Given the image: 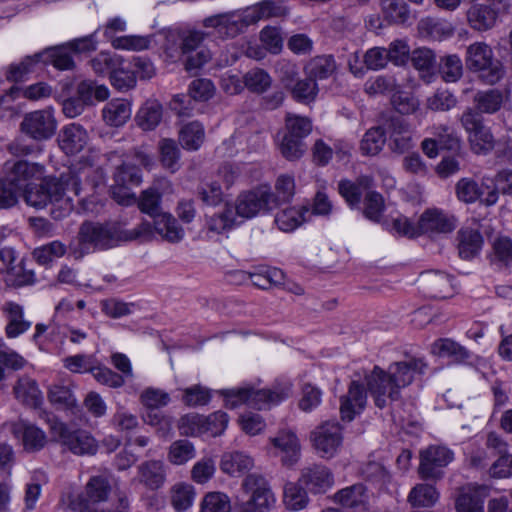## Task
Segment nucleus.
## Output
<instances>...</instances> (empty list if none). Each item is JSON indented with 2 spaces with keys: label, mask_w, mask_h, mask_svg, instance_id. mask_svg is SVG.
I'll use <instances>...</instances> for the list:
<instances>
[{
  "label": "nucleus",
  "mask_w": 512,
  "mask_h": 512,
  "mask_svg": "<svg viewBox=\"0 0 512 512\" xmlns=\"http://www.w3.org/2000/svg\"><path fill=\"white\" fill-rule=\"evenodd\" d=\"M76 95L88 106L93 104L94 99L97 101L107 100L110 92L105 85H98L92 80H83L77 85Z\"/></svg>",
  "instance_id": "c03bdc74"
},
{
  "label": "nucleus",
  "mask_w": 512,
  "mask_h": 512,
  "mask_svg": "<svg viewBox=\"0 0 512 512\" xmlns=\"http://www.w3.org/2000/svg\"><path fill=\"white\" fill-rule=\"evenodd\" d=\"M254 465L253 459L242 452H226L222 455L220 468L221 470L230 475L250 470Z\"/></svg>",
  "instance_id": "a19ab883"
},
{
  "label": "nucleus",
  "mask_w": 512,
  "mask_h": 512,
  "mask_svg": "<svg viewBox=\"0 0 512 512\" xmlns=\"http://www.w3.org/2000/svg\"><path fill=\"white\" fill-rule=\"evenodd\" d=\"M385 142V131L381 127H373L364 134L360 148L365 155H376L382 150Z\"/></svg>",
  "instance_id": "052dcab7"
},
{
  "label": "nucleus",
  "mask_w": 512,
  "mask_h": 512,
  "mask_svg": "<svg viewBox=\"0 0 512 512\" xmlns=\"http://www.w3.org/2000/svg\"><path fill=\"white\" fill-rule=\"evenodd\" d=\"M369 492L363 484H354L336 492L333 496L334 502L347 508L365 509L369 503Z\"/></svg>",
  "instance_id": "c85d7f7f"
},
{
  "label": "nucleus",
  "mask_w": 512,
  "mask_h": 512,
  "mask_svg": "<svg viewBox=\"0 0 512 512\" xmlns=\"http://www.w3.org/2000/svg\"><path fill=\"white\" fill-rule=\"evenodd\" d=\"M235 224L236 214L233 206L226 203L221 211L206 217L205 234L209 239H212L231 230Z\"/></svg>",
  "instance_id": "bb28decb"
},
{
  "label": "nucleus",
  "mask_w": 512,
  "mask_h": 512,
  "mask_svg": "<svg viewBox=\"0 0 512 512\" xmlns=\"http://www.w3.org/2000/svg\"><path fill=\"white\" fill-rule=\"evenodd\" d=\"M197 194L205 205L211 207L220 205L224 199L221 186L216 180L200 185Z\"/></svg>",
  "instance_id": "774afa93"
},
{
  "label": "nucleus",
  "mask_w": 512,
  "mask_h": 512,
  "mask_svg": "<svg viewBox=\"0 0 512 512\" xmlns=\"http://www.w3.org/2000/svg\"><path fill=\"white\" fill-rule=\"evenodd\" d=\"M241 486L248 498L238 505L236 512H269L274 507L276 498L264 477L249 474Z\"/></svg>",
  "instance_id": "423d86ee"
},
{
  "label": "nucleus",
  "mask_w": 512,
  "mask_h": 512,
  "mask_svg": "<svg viewBox=\"0 0 512 512\" xmlns=\"http://www.w3.org/2000/svg\"><path fill=\"white\" fill-rule=\"evenodd\" d=\"M166 479V465L161 460H147L137 467L135 480L150 491L161 489Z\"/></svg>",
  "instance_id": "4be33fe9"
},
{
  "label": "nucleus",
  "mask_w": 512,
  "mask_h": 512,
  "mask_svg": "<svg viewBox=\"0 0 512 512\" xmlns=\"http://www.w3.org/2000/svg\"><path fill=\"white\" fill-rule=\"evenodd\" d=\"M196 456V449L192 442L181 439L171 443L167 459L172 465H185Z\"/></svg>",
  "instance_id": "49530a36"
},
{
  "label": "nucleus",
  "mask_w": 512,
  "mask_h": 512,
  "mask_svg": "<svg viewBox=\"0 0 512 512\" xmlns=\"http://www.w3.org/2000/svg\"><path fill=\"white\" fill-rule=\"evenodd\" d=\"M244 87L250 92L262 94L272 85V78L264 69L253 68L243 75Z\"/></svg>",
  "instance_id": "5fc2aeb1"
},
{
  "label": "nucleus",
  "mask_w": 512,
  "mask_h": 512,
  "mask_svg": "<svg viewBox=\"0 0 512 512\" xmlns=\"http://www.w3.org/2000/svg\"><path fill=\"white\" fill-rule=\"evenodd\" d=\"M286 14L287 8L281 4V0H263L248 7L242 13L228 12L209 16L203 20L202 24L205 28L214 29V34L220 38H233L245 27L262 19L281 17Z\"/></svg>",
  "instance_id": "7ed1b4c3"
},
{
  "label": "nucleus",
  "mask_w": 512,
  "mask_h": 512,
  "mask_svg": "<svg viewBox=\"0 0 512 512\" xmlns=\"http://www.w3.org/2000/svg\"><path fill=\"white\" fill-rule=\"evenodd\" d=\"M231 501L227 494L219 491L208 492L200 503V512H230Z\"/></svg>",
  "instance_id": "bf43d9fd"
},
{
  "label": "nucleus",
  "mask_w": 512,
  "mask_h": 512,
  "mask_svg": "<svg viewBox=\"0 0 512 512\" xmlns=\"http://www.w3.org/2000/svg\"><path fill=\"white\" fill-rule=\"evenodd\" d=\"M124 64L121 56L111 52H100L90 60L93 72L98 76L111 75L113 71Z\"/></svg>",
  "instance_id": "09e8293b"
},
{
  "label": "nucleus",
  "mask_w": 512,
  "mask_h": 512,
  "mask_svg": "<svg viewBox=\"0 0 512 512\" xmlns=\"http://www.w3.org/2000/svg\"><path fill=\"white\" fill-rule=\"evenodd\" d=\"M79 239L82 243L91 244L96 248H110L121 241L120 226L85 222L80 227Z\"/></svg>",
  "instance_id": "2eb2a0df"
},
{
  "label": "nucleus",
  "mask_w": 512,
  "mask_h": 512,
  "mask_svg": "<svg viewBox=\"0 0 512 512\" xmlns=\"http://www.w3.org/2000/svg\"><path fill=\"white\" fill-rule=\"evenodd\" d=\"M459 255L463 259L476 256L482 248L483 237L479 231L472 228H464L458 232Z\"/></svg>",
  "instance_id": "4c0bfd02"
},
{
  "label": "nucleus",
  "mask_w": 512,
  "mask_h": 512,
  "mask_svg": "<svg viewBox=\"0 0 512 512\" xmlns=\"http://www.w3.org/2000/svg\"><path fill=\"white\" fill-rule=\"evenodd\" d=\"M111 492L109 479L104 475L92 476L85 486L86 498L80 504L81 512H86L88 504L104 502Z\"/></svg>",
  "instance_id": "c756f323"
},
{
  "label": "nucleus",
  "mask_w": 512,
  "mask_h": 512,
  "mask_svg": "<svg viewBox=\"0 0 512 512\" xmlns=\"http://www.w3.org/2000/svg\"><path fill=\"white\" fill-rule=\"evenodd\" d=\"M89 136L87 131L79 124L71 123L62 128L59 134L60 148L67 155L81 152L87 145Z\"/></svg>",
  "instance_id": "a878e982"
},
{
  "label": "nucleus",
  "mask_w": 512,
  "mask_h": 512,
  "mask_svg": "<svg viewBox=\"0 0 512 512\" xmlns=\"http://www.w3.org/2000/svg\"><path fill=\"white\" fill-rule=\"evenodd\" d=\"M20 127L23 133L34 140L43 141L50 139L57 129L54 109L47 107L27 113Z\"/></svg>",
  "instance_id": "4468645a"
},
{
  "label": "nucleus",
  "mask_w": 512,
  "mask_h": 512,
  "mask_svg": "<svg viewBox=\"0 0 512 512\" xmlns=\"http://www.w3.org/2000/svg\"><path fill=\"white\" fill-rule=\"evenodd\" d=\"M47 398L52 405L62 409H72L77 404L71 387L61 383H55L49 386Z\"/></svg>",
  "instance_id": "de8ad7c7"
},
{
  "label": "nucleus",
  "mask_w": 512,
  "mask_h": 512,
  "mask_svg": "<svg viewBox=\"0 0 512 512\" xmlns=\"http://www.w3.org/2000/svg\"><path fill=\"white\" fill-rule=\"evenodd\" d=\"M296 191L294 176L280 174L274 183V190L269 186V201L273 208L290 202Z\"/></svg>",
  "instance_id": "72a5a7b5"
},
{
  "label": "nucleus",
  "mask_w": 512,
  "mask_h": 512,
  "mask_svg": "<svg viewBox=\"0 0 512 512\" xmlns=\"http://www.w3.org/2000/svg\"><path fill=\"white\" fill-rule=\"evenodd\" d=\"M419 458L420 478L437 481L443 477V469L453 461L454 453L445 446L431 445L420 451Z\"/></svg>",
  "instance_id": "9b49d317"
},
{
  "label": "nucleus",
  "mask_w": 512,
  "mask_h": 512,
  "mask_svg": "<svg viewBox=\"0 0 512 512\" xmlns=\"http://www.w3.org/2000/svg\"><path fill=\"white\" fill-rule=\"evenodd\" d=\"M418 281L423 294L429 298L445 299L454 293L452 278L443 271L422 272Z\"/></svg>",
  "instance_id": "6ab92c4d"
},
{
  "label": "nucleus",
  "mask_w": 512,
  "mask_h": 512,
  "mask_svg": "<svg viewBox=\"0 0 512 512\" xmlns=\"http://www.w3.org/2000/svg\"><path fill=\"white\" fill-rule=\"evenodd\" d=\"M270 453L279 457L282 464L291 466L300 458L301 444L296 432L289 428L281 429L270 438Z\"/></svg>",
  "instance_id": "f3484780"
},
{
  "label": "nucleus",
  "mask_w": 512,
  "mask_h": 512,
  "mask_svg": "<svg viewBox=\"0 0 512 512\" xmlns=\"http://www.w3.org/2000/svg\"><path fill=\"white\" fill-rule=\"evenodd\" d=\"M432 353L440 357L452 358L461 362L469 358L468 351L451 339H439L431 347Z\"/></svg>",
  "instance_id": "864d4df0"
},
{
  "label": "nucleus",
  "mask_w": 512,
  "mask_h": 512,
  "mask_svg": "<svg viewBox=\"0 0 512 512\" xmlns=\"http://www.w3.org/2000/svg\"><path fill=\"white\" fill-rule=\"evenodd\" d=\"M505 97L499 89H488L486 91H479L474 96V103L479 115L494 114L499 111L504 103Z\"/></svg>",
  "instance_id": "58836bf2"
},
{
  "label": "nucleus",
  "mask_w": 512,
  "mask_h": 512,
  "mask_svg": "<svg viewBox=\"0 0 512 512\" xmlns=\"http://www.w3.org/2000/svg\"><path fill=\"white\" fill-rule=\"evenodd\" d=\"M285 127L288 135L303 140L312 131V122L308 117L287 113L285 118Z\"/></svg>",
  "instance_id": "680f3d73"
},
{
  "label": "nucleus",
  "mask_w": 512,
  "mask_h": 512,
  "mask_svg": "<svg viewBox=\"0 0 512 512\" xmlns=\"http://www.w3.org/2000/svg\"><path fill=\"white\" fill-rule=\"evenodd\" d=\"M310 441L321 458L330 459L342 446V427L336 421H325L311 431Z\"/></svg>",
  "instance_id": "9d476101"
},
{
  "label": "nucleus",
  "mask_w": 512,
  "mask_h": 512,
  "mask_svg": "<svg viewBox=\"0 0 512 512\" xmlns=\"http://www.w3.org/2000/svg\"><path fill=\"white\" fill-rule=\"evenodd\" d=\"M454 228V218L437 209L426 210L419 219V235L449 233Z\"/></svg>",
  "instance_id": "393cba45"
},
{
  "label": "nucleus",
  "mask_w": 512,
  "mask_h": 512,
  "mask_svg": "<svg viewBox=\"0 0 512 512\" xmlns=\"http://www.w3.org/2000/svg\"><path fill=\"white\" fill-rule=\"evenodd\" d=\"M3 312L7 318L5 333L8 338H16L30 329L32 322L25 319L21 305L8 302L4 305Z\"/></svg>",
  "instance_id": "cd10ccee"
},
{
  "label": "nucleus",
  "mask_w": 512,
  "mask_h": 512,
  "mask_svg": "<svg viewBox=\"0 0 512 512\" xmlns=\"http://www.w3.org/2000/svg\"><path fill=\"white\" fill-rule=\"evenodd\" d=\"M426 364L421 359L394 362L385 371L374 366L369 374L365 375L367 391L374 400L375 405L383 409L401 397V390L410 385L415 374L424 372Z\"/></svg>",
  "instance_id": "f03ea898"
},
{
  "label": "nucleus",
  "mask_w": 512,
  "mask_h": 512,
  "mask_svg": "<svg viewBox=\"0 0 512 512\" xmlns=\"http://www.w3.org/2000/svg\"><path fill=\"white\" fill-rule=\"evenodd\" d=\"M488 496V488L469 484L459 490L456 498L457 512H484V500Z\"/></svg>",
  "instance_id": "b1692460"
},
{
  "label": "nucleus",
  "mask_w": 512,
  "mask_h": 512,
  "mask_svg": "<svg viewBox=\"0 0 512 512\" xmlns=\"http://www.w3.org/2000/svg\"><path fill=\"white\" fill-rule=\"evenodd\" d=\"M66 253V247L60 241H53L49 244L36 248L33 251L34 259L41 265H47Z\"/></svg>",
  "instance_id": "338daca9"
},
{
  "label": "nucleus",
  "mask_w": 512,
  "mask_h": 512,
  "mask_svg": "<svg viewBox=\"0 0 512 512\" xmlns=\"http://www.w3.org/2000/svg\"><path fill=\"white\" fill-rule=\"evenodd\" d=\"M132 109L129 101L116 98L109 101L102 109L104 122L111 127L123 126L131 117Z\"/></svg>",
  "instance_id": "2f4dec72"
},
{
  "label": "nucleus",
  "mask_w": 512,
  "mask_h": 512,
  "mask_svg": "<svg viewBox=\"0 0 512 512\" xmlns=\"http://www.w3.org/2000/svg\"><path fill=\"white\" fill-rule=\"evenodd\" d=\"M438 498L439 493L433 485L419 483L411 489L407 500L414 507H431Z\"/></svg>",
  "instance_id": "a18cd8bd"
},
{
  "label": "nucleus",
  "mask_w": 512,
  "mask_h": 512,
  "mask_svg": "<svg viewBox=\"0 0 512 512\" xmlns=\"http://www.w3.org/2000/svg\"><path fill=\"white\" fill-rule=\"evenodd\" d=\"M16 399L25 406L38 408L43 401L37 382L27 376L19 378L13 388Z\"/></svg>",
  "instance_id": "7c9ffc66"
},
{
  "label": "nucleus",
  "mask_w": 512,
  "mask_h": 512,
  "mask_svg": "<svg viewBox=\"0 0 512 512\" xmlns=\"http://www.w3.org/2000/svg\"><path fill=\"white\" fill-rule=\"evenodd\" d=\"M53 437L75 455H94L98 445L96 440L85 430H71L57 419L49 420Z\"/></svg>",
  "instance_id": "6e6552de"
},
{
  "label": "nucleus",
  "mask_w": 512,
  "mask_h": 512,
  "mask_svg": "<svg viewBox=\"0 0 512 512\" xmlns=\"http://www.w3.org/2000/svg\"><path fill=\"white\" fill-rule=\"evenodd\" d=\"M289 90L296 101L304 104L314 102L319 93L318 84L307 76L305 79H297Z\"/></svg>",
  "instance_id": "603ef678"
},
{
  "label": "nucleus",
  "mask_w": 512,
  "mask_h": 512,
  "mask_svg": "<svg viewBox=\"0 0 512 512\" xmlns=\"http://www.w3.org/2000/svg\"><path fill=\"white\" fill-rule=\"evenodd\" d=\"M388 147L397 154H403L414 147L415 132L413 127L403 118L391 119L387 127Z\"/></svg>",
  "instance_id": "aec40b11"
},
{
  "label": "nucleus",
  "mask_w": 512,
  "mask_h": 512,
  "mask_svg": "<svg viewBox=\"0 0 512 512\" xmlns=\"http://www.w3.org/2000/svg\"><path fill=\"white\" fill-rule=\"evenodd\" d=\"M153 219L154 230L163 240L178 243L184 238V229L171 214L162 212Z\"/></svg>",
  "instance_id": "473e14b6"
},
{
  "label": "nucleus",
  "mask_w": 512,
  "mask_h": 512,
  "mask_svg": "<svg viewBox=\"0 0 512 512\" xmlns=\"http://www.w3.org/2000/svg\"><path fill=\"white\" fill-rule=\"evenodd\" d=\"M195 488L185 482H178L170 488V502L176 512H185L192 507L195 499Z\"/></svg>",
  "instance_id": "ea45409f"
},
{
  "label": "nucleus",
  "mask_w": 512,
  "mask_h": 512,
  "mask_svg": "<svg viewBox=\"0 0 512 512\" xmlns=\"http://www.w3.org/2000/svg\"><path fill=\"white\" fill-rule=\"evenodd\" d=\"M298 483L312 494H323L334 485V476L328 467L313 464L302 469Z\"/></svg>",
  "instance_id": "412c9836"
},
{
  "label": "nucleus",
  "mask_w": 512,
  "mask_h": 512,
  "mask_svg": "<svg viewBox=\"0 0 512 512\" xmlns=\"http://www.w3.org/2000/svg\"><path fill=\"white\" fill-rule=\"evenodd\" d=\"M163 108L156 100H148L136 114V122L145 131L155 129L162 120Z\"/></svg>",
  "instance_id": "e433bc0d"
},
{
  "label": "nucleus",
  "mask_w": 512,
  "mask_h": 512,
  "mask_svg": "<svg viewBox=\"0 0 512 512\" xmlns=\"http://www.w3.org/2000/svg\"><path fill=\"white\" fill-rule=\"evenodd\" d=\"M6 426L14 438L20 442L23 451L26 453H37L43 450L49 442L47 433L26 419L19 418L16 421L6 423Z\"/></svg>",
  "instance_id": "ddd939ff"
},
{
  "label": "nucleus",
  "mask_w": 512,
  "mask_h": 512,
  "mask_svg": "<svg viewBox=\"0 0 512 512\" xmlns=\"http://www.w3.org/2000/svg\"><path fill=\"white\" fill-rule=\"evenodd\" d=\"M307 489L298 483L289 482L284 487V503L288 510L299 511L309 503Z\"/></svg>",
  "instance_id": "8fccbe9b"
},
{
  "label": "nucleus",
  "mask_w": 512,
  "mask_h": 512,
  "mask_svg": "<svg viewBox=\"0 0 512 512\" xmlns=\"http://www.w3.org/2000/svg\"><path fill=\"white\" fill-rule=\"evenodd\" d=\"M249 394V406L261 410L289 398L292 394V384L286 380L277 381L268 389L249 385Z\"/></svg>",
  "instance_id": "a211bd4d"
},
{
  "label": "nucleus",
  "mask_w": 512,
  "mask_h": 512,
  "mask_svg": "<svg viewBox=\"0 0 512 512\" xmlns=\"http://www.w3.org/2000/svg\"><path fill=\"white\" fill-rule=\"evenodd\" d=\"M372 182L369 176H361L356 182L342 180L339 183V192L350 206L358 205L362 192L369 189Z\"/></svg>",
  "instance_id": "37998d69"
},
{
  "label": "nucleus",
  "mask_w": 512,
  "mask_h": 512,
  "mask_svg": "<svg viewBox=\"0 0 512 512\" xmlns=\"http://www.w3.org/2000/svg\"><path fill=\"white\" fill-rule=\"evenodd\" d=\"M44 174V168L37 163L19 160L9 165L6 164L5 183L11 186L18 194L32 185L34 180L40 179Z\"/></svg>",
  "instance_id": "dca6fc26"
},
{
  "label": "nucleus",
  "mask_w": 512,
  "mask_h": 512,
  "mask_svg": "<svg viewBox=\"0 0 512 512\" xmlns=\"http://www.w3.org/2000/svg\"><path fill=\"white\" fill-rule=\"evenodd\" d=\"M460 122L468 134V142L476 154H486L494 148L495 140L483 118L472 108H467L460 117Z\"/></svg>",
  "instance_id": "1a4fd4ad"
},
{
  "label": "nucleus",
  "mask_w": 512,
  "mask_h": 512,
  "mask_svg": "<svg viewBox=\"0 0 512 512\" xmlns=\"http://www.w3.org/2000/svg\"><path fill=\"white\" fill-rule=\"evenodd\" d=\"M439 72L446 83L457 82L463 75V64L460 57L450 54L441 58Z\"/></svg>",
  "instance_id": "13d9d810"
},
{
  "label": "nucleus",
  "mask_w": 512,
  "mask_h": 512,
  "mask_svg": "<svg viewBox=\"0 0 512 512\" xmlns=\"http://www.w3.org/2000/svg\"><path fill=\"white\" fill-rule=\"evenodd\" d=\"M367 402V392L359 380H352L347 394L340 398V414L342 420L351 421L359 414Z\"/></svg>",
  "instance_id": "5701e85b"
},
{
  "label": "nucleus",
  "mask_w": 512,
  "mask_h": 512,
  "mask_svg": "<svg viewBox=\"0 0 512 512\" xmlns=\"http://www.w3.org/2000/svg\"><path fill=\"white\" fill-rule=\"evenodd\" d=\"M97 153H91L84 158L81 167L70 168L59 178H46L43 183L37 187H28L22 193L25 202L37 209L45 207L48 203L62 202L64 210L72 209V197L85 195L81 198L84 209H89L90 201L86 198L90 192H93L105 181V172L101 167H95Z\"/></svg>",
  "instance_id": "f257e3e1"
},
{
  "label": "nucleus",
  "mask_w": 512,
  "mask_h": 512,
  "mask_svg": "<svg viewBox=\"0 0 512 512\" xmlns=\"http://www.w3.org/2000/svg\"><path fill=\"white\" fill-rule=\"evenodd\" d=\"M337 69L335 59L331 55H321L310 59L304 66V73L316 83L332 76Z\"/></svg>",
  "instance_id": "f704fd0d"
},
{
  "label": "nucleus",
  "mask_w": 512,
  "mask_h": 512,
  "mask_svg": "<svg viewBox=\"0 0 512 512\" xmlns=\"http://www.w3.org/2000/svg\"><path fill=\"white\" fill-rule=\"evenodd\" d=\"M171 401L170 395L162 389L148 387L140 394V402L148 410H157L167 406Z\"/></svg>",
  "instance_id": "e2e57ef3"
},
{
  "label": "nucleus",
  "mask_w": 512,
  "mask_h": 512,
  "mask_svg": "<svg viewBox=\"0 0 512 512\" xmlns=\"http://www.w3.org/2000/svg\"><path fill=\"white\" fill-rule=\"evenodd\" d=\"M457 198L464 203H474L483 192L479 184L471 178H461L455 186Z\"/></svg>",
  "instance_id": "69168bd1"
},
{
  "label": "nucleus",
  "mask_w": 512,
  "mask_h": 512,
  "mask_svg": "<svg viewBox=\"0 0 512 512\" xmlns=\"http://www.w3.org/2000/svg\"><path fill=\"white\" fill-rule=\"evenodd\" d=\"M510 4L505 0H487V3H475L466 12L469 27L477 32H487L495 28L500 17L507 14Z\"/></svg>",
  "instance_id": "0eeeda50"
},
{
  "label": "nucleus",
  "mask_w": 512,
  "mask_h": 512,
  "mask_svg": "<svg viewBox=\"0 0 512 512\" xmlns=\"http://www.w3.org/2000/svg\"><path fill=\"white\" fill-rule=\"evenodd\" d=\"M160 162L162 166L174 173L180 168V150L172 139H163L159 142Z\"/></svg>",
  "instance_id": "6e6d98bb"
},
{
  "label": "nucleus",
  "mask_w": 512,
  "mask_h": 512,
  "mask_svg": "<svg viewBox=\"0 0 512 512\" xmlns=\"http://www.w3.org/2000/svg\"><path fill=\"white\" fill-rule=\"evenodd\" d=\"M398 85L394 77L391 76H377L370 78L365 82L364 90L370 96L393 94Z\"/></svg>",
  "instance_id": "0e129e2a"
},
{
  "label": "nucleus",
  "mask_w": 512,
  "mask_h": 512,
  "mask_svg": "<svg viewBox=\"0 0 512 512\" xmlns=\"http://www.w3.org/2000/svg\"><path fill=\"white\" fill-rule=\"evenodd\" d=\"M307 214L306 206H291L279 211L274 221L281 231L292 232L305 222Z\"/></svg>",
  "instance_id": "c9c22d12"
},
{
  "label": "nucleus",
  "mask_w": 512,
  "mask_h": 512,
  "mask_svg": "<svg viewBox=\"0 0 512 512\" xmlns=\"http://www.w3.org/2000/svg\"><path fill=\"white\" fill-rule=\"evenodd\" d=\"M138 208L141 212L149 215L152 218H155L159 214H161V194L155 187H149L143 190L139 196L136 198Z\"/></svg>",
  "instance_id": "4d7b16f0"
},
{
  "label": "nucleus",
  "mask_w": 512,
  "mask_h": 512,
  "mask_svg": "<svg viewBox=\"0 0 512 512\" xmlns=\"http://www.w3.org/2000/svg\"><path fill=\"white\" fill-rule=\"evenodd\" d=\"M380 10L388 23H405L409 11L404 0H379Z\"/></svg>",
  "instance_id": "3c124183"
},
{
  "label": "nucleus",
  "mask_w": 512,
  "mask_h": 512,
  "mask_svg": "<svg viewBox=\"0 0 512 512\" xmlns=\"http://www.w3.org/2000/svg\"><path fill=\"white\" fill-rule=\"evenodd\" d=\"M465 63L469 70L478 72L481 79L490 85L497 83L504 75V69L494 56L490 45L477 41L466 49Z\"/></svg>",
  "instance_id": "39448f33"
},
{
  "label": "nucleus",
  "mask_w": 512,
  "mask_h": 512,
  "mask_svg": "<svg viewBox=\"0 0 512 512\" xmlns=\"http://www.w3.org/2000/svg\"><path fill=\"white\" fill-rule=\"evenodd\" d=\"M107 160L116 164L113 173L114 185L111 187L113 199L120 205L134 204L136 196L130 191V188L138 186L142 182L140 168L130 160H121L116 152L109 153Z\"/></svg>",
  "instance_id": "20e7f679"
},
{
  "label": "nucleus",
  "mask_w": 512,
  "mask_h": 512,
  "mask_svg": "<svg viewBox=\"0 0 512 512\" xmlns=\"http://www.w3.org/2000/svg\"><path fill=\"white\" fill-rule=\"evenodd\" d=\"M205 139V130L198 121L190 122L184 125L179 131V143L185 150H198Z\"/></svg>",
  "instance_id": "79ce46f5"
},
{
  "label": "nucleus",
  "mask_w": 512,
  "mask_h": 512,
  "mask_svg": "<svg viewBox=\"0 0 512 512\" xmlns=\"http://www.w3.org/2000/svg\"><path fill=\"white\" fill-rule=\"evenodd\" d=\"M233 209L236 216L245 219L270 212L273 207L269 201V185L261 184L241 192L235 200Z\"/></svg>",
  "instance_id": "f8f14e48"
}]
</instances>
